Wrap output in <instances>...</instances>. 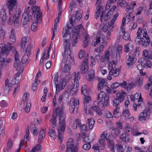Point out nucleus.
I'll return each mask as SVG.
<instances>
[{
	"label": "nucleus",
	"instance_id": "obj_1",
	"mask_svg": "<svg viewBox=\"0 0 152 152\" xmlns=\"http://www.w3.org/2000/svg\"><path fill=\"white\" fill-rule=\"evenodd\" d=\"M64 108L63 107H58L55 109L54 112V114L52 119L50 120V121L53 124L52 127L55 128L56 126V118L57 115L59 117V127L58 129V137L60 140V142L61 143L63 138V135L66 128V123L65 118L66 115L64 113L63 110Z\"/></svg>",
	"mask_w": 152,
	"mask_h": 152
},
{
	"label": "nucleus",
	"instance_id": "obj_2",
	"mask_svg": "<svg viewBox=\"0 0 152 152\" xmlns=\"http://www.w3.org/2000/svg\"><path fill=\"white\" fill-rule=\"evenodd\" d=\"M8 3V7L9 10V14L10 16L9 18V23L10 24L14 23V26H18L19 24V18L20 16L21 11L18 10L13 14V10L17 4L16 0H7Z\"/></svg>",
	"mask_w": 152,
	"mask_h": 152
},
{
	"label": "nucleus",
	"instance_id": "obj_3",
	"mask_svg": "<svg viewBox=\"0 0 152 152\" xmlns=\"http://www.w3.org/2000/svg\"><path fill=\"white\" fill-rule=\"evenodd\" d=\"M64 53L62 54L63 57L62 61L70 65L74 64L75 62L74 58L71 55V51L69 49L70 44L69 43L68 40L66 39H65L64 41Z\"/></svg>",
	"mask_w": 152,
	"mask_h": 152
},
{
	"label": "nucleus",
	"instance_id": "obj_4",
	"mask_svg": "<svg viewBox=\"0 0 152 152\" xmlns=\"http://www.w3.org/2000/svg\"><path fill=\"white\" fill-rule=\"evenodd\" d=\"M8 44L9 46L7 45L0 44V68L2 67L6 59L3 57L7 56L10 50L15 49L14 47L11 46L10 43Z\"/></svg>",
	"mask_w": 152,
	"mask_h": 152
},
{
	"label": "nucleus",
	"instance_id": "obj_5",
	"mask_svg": "<svg viewBox=\"0 0 152 152\" xmlns=\"http://www.w3.org/2000/svg\"><path fill=\"white\" fill-rule=\"evenodd\" d=\"M87 88V86H86L84 85L81 88L82 93L84 95V99L83 100L84 105V109L86 114H91V113L90 110L88 111L87 110V107L90 106V104L89 103L91 100V97L88 95V93L86 89Z\"/></svg>",
	"mask_w": 152,
	"mask_h": 152
},
{
	"label": "nucleus",
	"instance_id": "obj_6",
	"mask_svg": "<svg viewBox=\"0 0 152 152\" xmlns=\"http://www.w3.org/2000/svg\"><path fill=\"white\" fill-rule=\"evenodd\" d=\"M30 8V7L28 6L27 8L26 9L25 12L23 14L20 24L22 25V26L25 28L28 26L27 25L28 22L32 18L31 15H29Z\"/></svg>",
	"mask_w": 152,
	"mask_h": 152
},
{
	"label": "nucleus",
	"instance_id": "obj_7",
	"mask_svg": "<svg viewBox=\"0 0 152 152\" xmlns=\"http://www.w3.org/2000/svg\"><path fill=\"white\" fill-rule=\"evenodd\" d=\"M53 82L55 83L56 87V94H58L61 90H63L64 88L66 85V83L65 80L64 79H61L58 83V73H56L53 75Z\"/></svg>",
	"mask_w": 152,
	"mask_h": 152
},
{
	"label": "nucleus",
	"instance_id": "obj_8",
	"mask_svg": "<svg viewBox=\"0 0 152 152\" xmlns=\"http://www.w3.org/2000/svg\"><path fill=\"white\" fill-rule=\"evenodd\" d=\"M80 74L79 72H78L77 74L75 73L72 74V78L74 80V83L72 82L73 84L70 87V93H72L73 95L77 93L78 89V88L79 86L78 80L80 78L79 77Z\"/></svg>",
	"mask_w": 152,
	"mask_h": 152
},
{
	"label": "nucleus",
	"instance_id": "obj_9",
	"mask_svg": "<svg viewBox=\"0 0 152 152\" xmlns=\"http://www.w3.org/2000/svg\"><path fill=\"white\" fill-rule=\"evenodd\" d=\"M143 31L144 32V33H143V37L141 38V44L143 47H145L149 45L151 40L147 34L146 29H143Z\"/></svg>",
	"mask_w": 152,
	"mask_h": 152
},
{
	"label": "nucleus",
	"instance_id": "obj_10",
	"mask_svg": "<svg viewBox=\"0 0 152 152\" xmlns=\"http://www.w3.org/2000/svg\"><path fill=\"white\" fill-rule=\"evenodd\" d=\"M74 31V30H73L72 28L70 27L68 24H67L66 27L64 28L63 31V35L62 36L63 37H64L63 40L64 43V41L65 39H67L68 42H69L68 40L69 39H67L66 37L69 35H70L69 37H71L72 36L71 34H72V36H73L74 33H73V32ZM68 42L69 43V42Z\"/></svg>",
	"mask_w": 152,
	"mask_h": 152
},
{
	"label": "nucleus",
	"instance_id": "obj_11",
	"mask_svg": "<svg viewBox=\"0 0 152 152\" xmlns=\"http://www.w3.org/2000/svg\"><path fill=\"white\" fill-rule=\"evenodd\" d=\"M23 67H22L21 69H18V68H17L16 70L19 71L15 75L14 79L12 80V84L15 85L16 83L18 84L19 82L20 81L22 75L21 73L23 72Z\"/></svg>",
	"mask_w": 152,
	"mask_h": 152
},
{
	"label": "nucleus",
	"instance_id": "obj_12",
	"mask_svg": "<svg viewBox=\"0 0 152 152\" xmlns=\"http://www.w3.org/2000/svg\"><path fill=\"white\" fill-rule=\"evenodd\" d=\"M103 98L104 99V102H103L105 104V105L107 106L108 103L109 96L107 95L104 92L101 91L98 95L97 99L98 100H102Z\"/></svg>",
	"mask_w": 152,
	"mask_h": 152
},
{
	"label": "nucleus",
	"instance_id": "obj_13",
	"mask_svg": "<svg viewBox=\"0 0 152 152\" xmlns=\"http://www.w3.org/2000/svg\"><path fill=\"white\" fill-rule=\"evenodd\" d=\"M82 17V15L80 13V11L79 10L77 11L76 12V14L73 15V16L70 19V24L73 25L74 23H76V21L77 22L79 21Z\"/></svg>",
	"mask_w": 152,
	"mask_h": 152
},
{
	"label": "nucleus",
	"instance_id": "obj_14",
	"mask_svg": "<svg viewBox=\"0 0 152 152\" xmlns=\"http://www.w3.org/2000/svg\"><path fill=\"white\" fill-rule=\"evenodd\" d=\"M31 48V45H29L27 46L25 54L21 61L22 64H25L28 61V59L31 54L30 51Z\"/></svg>",
	"mask_w": 152,
	"mask_h": 152
},
{
	"label": "nucleus",
	"instance_id": "obj_15",
	"mask_svg": "<svg viewBox=\"0 0 152 152\" xmlns=\"http://www.w3.org/2000/svg\"><path fill=\"white\" fill-rule=\"evenodd\" d=\"M143 58L145 61L151 60L152 59V52L151 51H148L144 50L142 52Z\"/></svg>",
	"mask_w": 152,
	"mask_h": 152
},
{
	"label": "nucleus",
	"instance_id": "obj_16",
	"mask_svg": "<svg viewBox=\"0 0 152 152\" xmlns=\"http://www.w3.org/2000/svg\"><path fill=\"white\" fill-rule=\"evenodd\" d=\"M32 10L33 11L32 14L33 15V13L35 12L37 13V14L36 17H38L39 18V22L41 21V19L42 18V13L40 11V8L37 6H32L31 7Z\"/></svg>",
	"mask_w": 152,
	"mask_h": 152
},
{
	"label": "nucleus",
	"instance_id": "obj_17",
	"mask_svg": "<svg viewBox=\"0 0 152 152\" xmlns=\"http://www.w3.org/2000/svg\"><path fill=\"white\" fill-rule=\"evenodd\" d=\"M15 62L13 66L15 68H18V69H21L22 67H23L21 64L20 60L18 58V53L16 52L15 55Z\"/></svg>",
	"mask_w": 152,
	"mask_h": 152
},
{
	"label": "nucleus",
	"instance_id": "obj_18",
	"mask_svg": "<svg viewBox=\"0 0 152 152\" xmlns=\"http://www.w3.org/2000/svg\"><path fill=\"white\" fill-rule=\"evenodd\" d=\"M127 60V65L128 66H130L134 64L137 60L135 56H132L130 55H126Z\"/></svg>",
	"mask_w": 152,
	"mask_h": 152
},
{
	"label": "nucleus",
	"instance_id": "obj_19",
	"mask_svg": "<svg viewBox=\"0 0 152 152\" xmlns=\"http://www.w3.org/2000/svg\"><path fill=\"white\" fill-rule=\"evenodd\" d=\"M150 108L148 110H144L143 112L141 113L139 116V119L140 121H142L145 120L148 117V115L149 114Z\"/></svg>",
	"mask_w": 152,
	"mask_h": 152
},
{
	"label": "nucleus",
	"instance_id": "obj_20",
	"mask_svg": "<svg viewBox=\"0 0 152 152\" xmlns=\"http://www.w3.org/2000/svg\"><path fill=\"white\" fill-rule=\"evenodd\" d=\"M121 71V69L119 68H116L115 67L112 68L110 71L109 74L110 75H113L114 77L118 76L119 74V72Z\"/></svg>",
	"mask_w": 152,
	"mask_h": 152
},
{
	"label": "nucleus",
	"instance_id": "obj_21",
	"mask_svg": "<svg viewBox=\"0 0 152 152\" xmlns=\"http://www.w3.org/2000/svg\"><path fill=\"white\" fill-rule=\"evenodd\" d=\"M6 10L4 8H3L1 10L0 12V18L2 21L4 22L6 21L7 18V16L6 13Z\"/></svg>",
	"mask_w": 152,
	"mask_h": 152
},
{
	"label": "nucleus",
	"instance_id": "obj_22",
	"mask_svg": "<svg viewBox=\"0 0 152 152\" xmlns=\"http://www.w3.org/2000/svg\"><path fill=\"white\" fill-rule=\"evenodd\" d=\"M78 34H73V36L72 37V47H75L76 46L78 42Z\"/></svg>",
	"mask_w": 152,
	"mask_h": 152
},
{
	"label": "nucleus",
	"instance_id": "obj_23",
	"mask_svg": "<svg viewBox=\"0 0 152 152\" xmlns=\"http://www.w3.org/2000/svg\"><path fill=\"white\" fill-rule=\"evenodd\" d=\"M95 76L94 72L92 70H89L86 75V78L88 80L90 81H92Z\"/></svg>",
	"mask_w": 152,
	"mask_h": 152
},
{
	"label": "nucleus",
	"instance_id": "obj_24",
	"mask_svg": "<svg viewBox=\"0 0 152 152\" xmlns=\"http://www.w3.org/2000/svg\"><path fill=\"white\" fill-rule=\"evenodd\" d=\"M37 21L36 22H33L31 26V29L34 31H37V27H38L37 24H40L42 22V19L41 21L39 22V18L38 17H36Z\"/></svg>",
	"mask_w": 152,
	"mask_h": 152
},
{
	"label": "nucleus",
	"instance_id": "obj_25",
	"mask_svg": "<svg viewBox=\"0 0 152 152\" xmlns=\"http://www.w3.org/2000/svg\"><path fill=\"white\" fill-rule=\"evenodd\" d=\"M133 48V46L131 43H129L127 44L124 45V50L126 52H131Z\"/></svg>",
	"mask_w": 152,
	"mask_h": 152
},
{
	"label": "nucleus",
	"instance_id": "obj_26",
	"mask_svg": "<svg viewBox=\"0 0 152 152\" xmlns=\"http://www.w3.org/2000/svg\"><path fill=\"white\" fill-rule=\"evenodd\" d=\"M45 132L43 129H41L39 133L38 140L39 143H41L42 141V139L45 138Z\"/></svg>",
	"mask_w": 152,
	"mask_h": 152
},
{
	"label": "nucleus",
	"instance_id": "obj_27",
	"mask_svg": "<svg viewBox=\"0 0 152 152\" xmlns=\"http://www.w3.org/2000/svg\"><path fill=\"white\" fill-rule=\"evenodd\" d=\"M71 69V67L70 65L67 64H65L63 70L64 72L66 74V75L68 76L70 74V71Z\"/></svg>",
	"mask_w": 152,
	"mask_h": 152
},
{
	"label": "nucleus",
	"instance_id": "obj_28",
	"mask_svg": "<svg viewBox=\"0 0 152 152\" xmlns=\"http://www.w3.org/2000/svg\"><path fill=\"white\" fill-rule=\"evenodd\" d=\"M110 53L108 50L107 51L104 56L102 58V57L100 59V61L101 62L103 63L105 61L108 62L109 61V58L110 56Z\"/></svg>",
	"mask_w": 152,
	"mask_h": 152
},
{
	"label": "nucleus",
	"instance_id": "obj_29",
	"mask_svg": "<svg viewBox=\"0 0 152 152\" xmlns=\"http://www.w3.org/2000/svg\"><path fill=\"white\" fill-rule=\"evenodd\" d=\"M80 70L81 71V73L84 74L88 71V65H84L83 63H82L80 66Z\"/></svg>",
	"mask_w": 152,
	"mask_h": 152
},
{
	"label": "nucleus",
	"instance_id": "obj_30",
	"mask_svg": "<svg viewBox=\"0 0 152 152\" xmlns=\"http://www.w3.org/2000/svg\"><path fill=\"white\" fill-rule=\"evenodd\" d=\"M105 82L106 81L104 79L99 80V83L97 85L98 89L99 90H100L103 88Z\"/></svg>",
	"mask_w": 152,
	"mask_h": 152
},
{
	"label": "nucleus",
	"instance_id": "obj_31",
	"mask_svg": "<svg viewBox=\"0 0 152 152\" xmlns=\"http://www.w3.org/2000/svg\"><path fill=\"white\" fill-rule=\"evenodd\" d=\"M70 143L69 144L71 145L70 147L71 148L70 149L71 152H78V148L76 146H75L74 142H67V144Z\"/></svg>",
	"mask_w": 152,
	"mask_h": 152
},
{
	"label": "nucleus",
	"instance_id": "obj_32",
	"mask_svg": "<svg viewBox=\"0 0 152 152\" xmlns=\"http://www.w3.org/2000/svg\"><path fill=\"white\" fill-rule=\"evenodd\" d=\"M113 27V25H112V26H111L110 25V22H108L106 24L104 25L102 28V30L104 32H106L108 29L109 28H110V29H111Z\"/></svg>",
	"mask_w": 152,
	"mask_h": 152
},
{
	"label": "nucleus",
	"instance_id": "obj_33",
	"mask_svg": "<svg viewBox=\"0 0 152 152\" xmlns=\"http://www.w3.org/2000/svg\"><path fill=\"white\" fill-rule=\"evenodd\" d=\"M136 3L135 1H133L129 5L128 4H127L126 5V11L128 12L130 10H132L134 9V6H135Z\"/></svg>",
	"mask_w": 152,
	"mask_h": 152
},
{
	"label": "nucleus",
	"instance_id": "obj_34",
	"mask_svg": "<svg viewBox=\"0 0 152 152\" xmlns=\"http://www.w3.org/2000/svg\"><path fill=\"white\" fill-rule=\"evenodd\" d=\"M136 3L135 1H133L129 5L128 4H127L126 5V11L128 12L130 10H132L134 9V6H135Z\"/></svg>",
	"mask_w": 152,
	"mask_h": 152
},
{
	"label": "nucleus",
	"instance_id": "obj_35",
	"mask_svg": "<svg viewBox=\"0 0 152 152\" xmlns=\"http://www.w3.org/2000/svg\"><path fill=\"white\" fill-rule=\"evenodd\" d=\"M15 30L14 29H12L10 32V39L11 42L13 43L15 41L16 39L15 37Z\"/></svg>",
	"mask_w": 152,
	"mask_h": 152
},
{
	"label": "nucleus",
	"instance_id": "obj_36",
	"mask_svg": "<svg viewBox=\"0 0 152 152\" xmlns=\"http://www.w3.org/2000/svg\"><path fill=\"white\" fill-rule=\"evenodd\" d=\"M104 12L103 11L101 15L100 20L102 22V19H103L105 21H107L110 19V16H108L107 14H104Z\"/></svg>",
	"mask_w": 152,
	"mask_h": 152
},
{
	"label": "nucleus",
	"instance_id": "obj_37",
	"mask_svg": "<svg viewBox=\"0 0 152 152\" xmlns=\"http://www.w3.org/2000/svg\"><path fill=\"white\" fill-rule=\"evenodd\" d=\"M121 132V130L117 128H114L112 131V133L115 137H118Z\"/></svg>",
	"mask_w": 152,
	"mask_h": 152
},
{
	"label": "nucleus",
	"instance_id": "obj_38",
	"mask_svg": "<svg viewBox=\"0 0 152 152\" xmlns=\"http://www.w3.org/2000/svg\"><path fill=\"white\" fill-rule=\"evenodd\" d=\"M117 96L118 97L124 100V98L126 95V94L123 91H121L118 92L117 93Z\"/></svg>",
	"mask_w": 152,
	"mask_h": 152
},
{
	"label": "nucleus",
	"instance_id": "obj_39",
	"mask_svg": "<svg viewBox=\"0 0 152 152\" xmlns=\"http://www.w3.org/2000/svg\"><path fill=\"white\" fill-rule=\"evenodd\" d=\"M31 130V131L33 134L35 136H37L38 134V132L37 129L36 128L35 126L33 124H31L30 126Z\"/></svg>",
	"mask_w": 152,
	"mask_h": 152
},
{
	"label": "nucleus",
	"instance_id": "obj_40",
	"mask_svg": "<svg viewBox=\"0 0 152 152\" xmlns=\"http://www.w3.org/2000/svg\"><path fill=\"white\" fill-rule=\"evenodd\" d=\"M69 111L71 113H73L75 110V105L74 102L72 101H70V105L69 106Z\"/></svg>",
	"mask_w": 152,
	"mask_h": 152
},
{
	"label": "nucleus",
	"instance_id": "obj_41",
	"mask_svg": "<svg viewBox=\"0 0 152 152\" xmlns=\"http://www.w3.org/2000/svg\"><path fill=\"white\" fill-rule=\"evenodd\" d=\"M123 101V99L122 98L121 99L117 96L116 98L114 99L113 100V102L114 104H115V106L117 107V105Z\"/></svg>",
	"mask_w": 152,
	"mask_h": 152
},
{
	"label": "nucleus",
	"instance_id": "obj_42",
	"mask_svg": "<svg viewBox=\"0 0 152 152\" xmlns=\"http://www.w3.org/2000/svg\"><path fill=\"white\" fill-rule=\"evenodd\" d=\"M75 32L74 31L73 33L74 34H78V36H79V33L80 30L82 29H83L84 28L82 26L81 24L77 26L75 28Z\"/></svg>",
	"mask_w": 152,
	"mask_h": 152
},
{
	"label": "nucleus",
	"instance_id": "obj_43",
	"mask_svg": "<svg viewBox=\"0 0 152 152\" xmlns=\"http://www.w3.org/2000/svg\"><path fill=\"white\" fill-rule=\"evenodd\" d=\"M136 79L135 84L137 86L140 87L143 85V81L142 78L140 77H137Z\"/></svg>",
	"mask_w": 152,
	"mask_h": 152
},
{
	"label": "nucleus",
	"instance_id": "obj_44",
	"mask_svg": "<svg viewBox=\"0 0 152 152\" xmlns=\"http://www.w3.org/2000/svg\"><path fill=\"white\" fill-rule=\"evenodd\" d=\"M88 124L89 128L90 129H92L95 123L94 119L92 118L88 119Z\"/></svg>",
	"mask_w": 152,
	"mask_h": 152
},
{
	"label": "nucleus",
	"instance_id": "obj_45",
	"mask_svg": "<svg viewBox=\"0 0 152 152\" xmlns=\"http://www.w3.org/2000/svg\"><path fill=\"white\" fill-rule=\"evenodd\" d=\"M99 147L101 148V150L104 149L105 145L104 139H103V138L100 139L99 140Z\"/></svg>",
	"mask_w": 152,
	"mask_h": 152
},
{
	"label": "nucleus",
	"instance_id": "obj_46",
	"mask_svg": "<svg viewBox=\"0 0 152 152\" xmlns=\"http://www.w3.org/2000/svg\"><path fill=\"white\" fill-rule=\"evenodd\" d=\"M106 140L109 143V147L111 150L113 151H114V144L113 142L108 138H106Z\"/></svg>",
	"mask_w": 152,
	"mask_h": 152
},
{
	"label": "nucleus",
	"instance_id": "obj_47",
	"mask_svg": "<svg viewBox=\"0 0 152 152\" xmlns=\"http://www.w3.org/2000/svg\"><path fill=\"white\" fill-rule=\"evenodd\" d=\"M115 57L113 58L112 63L114 65H116L118 61H119L120 59V56L119 55H118V53H116Z\"/></svg>",
	"mask_w": 152,
	"mask_h": 152
},
{
	"label": "nucleus",
	"instance_id": "obj_48",
	"mask_svg": "<svg viewBox=\"0 0 152 152\" xmlns=\"http://www.w3.org/2000/svg\"><path fill=\"white\" fill-rule=\"evenodd\" d=\"M27 42V39L26 37H23L21 40V43L20 45L22 48L23 49L25 48V45Z\"/></svg>",
	"mask_w": 152,
	"mask_h": 152
},
{
	"label": "nucleus",
	"instance_id": "obj_49",
	"mask_svg": "<svg viewBox=\"0 0 152 152\" xmlns=\"http://www.w3.org/2000/svg\"><path fill=\"white\" fill-rule=\"evenodd\" d=\"M122 115L126 118H129L130 113L128 109L124 110L122 112Z\"/></svg>",
	"mask_w": 152,
	"mask_h": 152
},
{
	"label": "nucleus",
	"instance_id": "obj_50",
	"mask_svg": "<svg viewBox=\"0 0 152 152\" xmlns=\"http://www.w3.org/2000/svg\"><path fill=\"white\" fill-rule=\"evenodd\" d=\"M48 134L51 137L54 139L56 138V135L54 129H51L50 130V131L48 132Z\"/></svg>",
	"mask_w": 152,
	"mask_h": 152
},
{
	"label": "nucleus",
	"instance_id": "obj_51",
	"mask_svg": "<svg viewBox=\"0 0 152 152\" xmlns=\"http://www.w3.org/2000/svg\"><path fill=\"white\" fill-rule=\"evenodd\" d=\"M119 86V83L115 82L113 83L111 86V88L112 91H117L115 90Z\"/></svg>",
	"mask_w": 152,
	"mask_h": 152
},
{
	"label": "nucleus",
	"instance_id": "obj_52",
	"mask_svg": "<svg viewBox=\"0 0 152 152\" xmlns=\"http://www.w3.org/2000/svg\"><path fill=\"white\" fill-rule=\"evenodd\" d=\"M128 4L124 0L122 1H121L118 2V6L123 8L126 7V5Z\"/></svg>",
	"mask_w": 152,
	"mask_h": 152
},
{
	"label": "nucleus",
	"instance_id": "obj_53",
	"mask_svg": "<svg viewBox=\"0 0 152 152\" xmlns=\"http://www.w3.org/2000/svg\"><path fill=\"white\" fill-rule=\"evenodd\" d=\"M100 104H101L103 105L102 107L104 106L105 104L103 103V100H100L99 102L98 101H95L94 102V105L95 106H97L99 107V105Z\"/></svg>",
	"mask_w": 152,
	"mask_h": 152
},
{
	"label": "nucleus",
	"instance_id": "obj_54",
	"mask_svg": "<svg viewBox=\"0 0 152 152\" xmlns=\"http://www.w3.org/2000/svg\"><path fill=\"white\" fill-rule=\"evenodd\" d=\"M115 2H116L115 0H109L108 1L106 5V9H108L110 7L111 4L112 3H113Z\"/></svg>",
	"mask_w": 152,
	"mask_h": 152
},
{
	"label": "nucleus",
	"instance_id": "obj_55",
	"mask_svg": "<svg viewBox=\"0 0 152 152\" xmlns=\"http://www.w3.org/2000/svg\"><path fill=\"white\" fill-rule=\"evenodd\" d=\"M41 147V146L40 145L37 144L34 147L31 151L33 152H38L39 151Z\"/></svg>",
	"mask_w": 152,
	"mask_h": 152
},
{
	"label": "nucleus",
	"instance_id": "obj_56",
	"mask_svg": "<svg viewBox=\"0 0 152 152\" xmlns=\"http://www.w3.org/2000/svg\"><path fill=\"white\" fill-rule=\"evenodd\" d=\"M140 49L139 47H137L134 50V54L132 55L133 56H135L136 57L137 56H138L140 54Z\"/></svg>",
	"mask_w": 152,
	"mask_h": 152
},
{
	"label": "nucleus",
	"instance_id": "obj_57",
	"mask_svg": "<svg viewBox=\"0 0 152 152\" xmlns=\"http://www.w3.org/2000/svg\"><path fill=\"white\" fill-rule=\"evenodd\" d=\"M118 13H117L113 16V18L110 22L111 26H112V25H113L114 22H115V20L116 19V18L118 17Z\"/></svg>",
	"mask_w": 152,
	"mask_h": 152
},
{
	"label": "nucleus",
	"instance_id": "obj_58",
	"mask_svg": "<svg viewBox=\"0 0 152 152\" xmlns=\"http://www.w3.org/2000/svg\"><path fill=\"white\" fill-rule=\"evenodd\" d=\"M82 148L85 150H89L91 148V143H86L84 144L83 145Z\"/></svg>",
	"mask_w": 152,
	"mask_h": 152
},
{
	"label": "nucleus",
	"instance_id": "obj_59",
	"mask_svg": "<svg viewBox=\"0 0 152 152\" xmlns=\"http://www.w3.org/2000/svg\"><path fill=\"white\" fill-rule=\"evenodd\" d=\"M31 105V102H29L27 104L26 106L24 108V110L26 113H28L30 111Z\"/></svg>",
	"mask_w": 152,
	"mask_h": 152
},
{
	"label": "nucleus",
	"instance_id": "obj_60",
	"mask_svg": "<svg viewBox=\"0 0 152 152\" xmlns=\"http://www.w3.org/2000/svg\"><path fill=\"white\" fill-rule=\"evenodd\" d=\"M85 56V53L84 50H80L78 53L79 58L80 59H82L83 57Z\"/></svg>",
	"mask_w": 152,
	"mask_h": 152
},
{
	"label": "nucleus",
	"instance_id": "obj_61",
	"mask_svg": "<svg viewBox=\"0 0 152 152\" xmlns=\"http://www.w3.org/2000/svg\"><path fill=\"white\" fill-rule=\"evenodd\" d=\"M89 38V37L86 35L84 41V45H83V47L85 48H86L88 45Z\"/></svg>",
	"mask_w": 152,
	"mask_h": 152
},
{
	"label": "nucleus",
	"instance_id": "obj_62",
	"mask_svg": "<svg viewBox=\"0 0 152 152\" xmlns=\"http://www.w3.org/2000/svg\"><path fill=\"white\" fill-rule=\"evenodd\" d=\"M123 39L126 41L130 40V34L128 33L124 34L123 36Z\"/></svg>",
	"mask_w": 152,
	"mask_h": 152
},
{
	"label": "nucleus",
	"instance_id": "obj_63",
	"mask_svg": "<svg viewBox=\"0 0 152 152\" xmlns=\"http://www.w3.org/2000/svg\"><path fill=\"white\" fill-rule=\"evenodd\" d=\"M99 9L96 12L95 16H96V19L99 17L100 10L103 9L102 7L101 6H99Z\"/></svg>",
	"mask_w": 152,
	"mask_h": 152
},
{
	"label": "nucleus",
	"instance_id": "obj_64",
	"mask_svg": "<svg viewBox=\"0 0 152 152\" xmlns=\"http://www.w3.org/2000/svg\"><path fill=\"white\" fill-rule=\"evenodd\" d=\"M40 83V81L39 80L38 81L37 80V82H35V83H34L33 84L32 87V89L34 91L35 90L37 87V85L39 84Z\"/></svg>",
	"mask_w": 152,
	"mask_h": 152
}]
</instances>
